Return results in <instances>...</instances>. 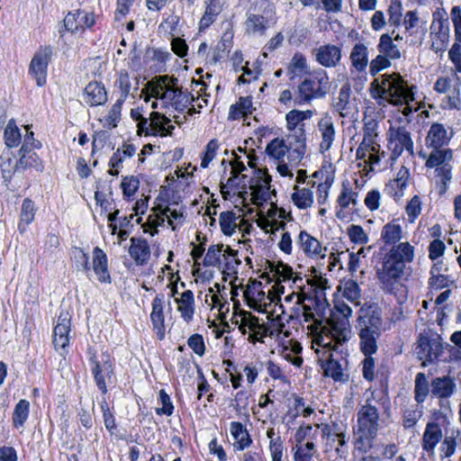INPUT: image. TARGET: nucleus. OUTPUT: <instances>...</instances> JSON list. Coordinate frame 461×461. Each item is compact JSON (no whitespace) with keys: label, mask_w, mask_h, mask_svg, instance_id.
<instances>
[{"label":"nucleus","mask_w":461,"mask_h":461,"mask_svg":"<svg viewBox=\"0 0 461 461\" xmlns=\"http://www.w3.org/2000/svg\"><path fill=\"white\" fill-rule=\"evenodd\" d=\"M356 329L361 352L365 356L375 354L383 330L380 310L374 305L362 306L358 311Z\"/></svg>","instance_id":"1"},{"label":"nucleus","mask_w":461,"mask_h":461,"mask_svg":"<svg viewBox=\"0 0 461 461\" xmlns=\"http://www.w3.org/2000/svg\"><path fill=\"white\" fill-rule=\"evenodd\" d=\"M378 408L368 401L357 413V424L353 427V444L361 453H367L374 446L380 427Z\"/></svg>","instance_id":"2"},{"label":"nucleus","mask_w":461,"mask_h":461,"mask_svg":"<svg viewBox=\"0 0 461 461\" xmlns=\"http://www.w3.org/2000/svg\"><path fill=\"white\" fill-rule=\"evenodd\" d=\"M414 86H410L400 74H384L381 83L375 79L371 84V95L375 99H383L391 104H402L414 101Z\"/></svg>","instance_id":"3"},{"label":"nucleus","mask_w":461,"mask_h":461,"mask_svg":"<svg viewBox=\"0 0 461 461\" xmlns=\"http://www.w3.org/2000/svg\"><path fill=\"white\" fill-rule=\"evenodd\" d=\"M330 91V80L327 72L318 69L309 74L297 86L294 98L295 105L310 104L312 100L324 98Z\"/></svg>","instance_id":"4"},{"label":"nucleus","mask_w":461,"mask_h":461,"mask_svg":"<svg viewBox=\"0 0 461 461\" xmlns=\"http://www.w3.org/2000/svg\"><path fill=\"white\" fill-rule=\"evenodd\" d=\"M246 15L244 28L248 35L264 36L277 21L275 5L270 0L257 1L254 12H248Z\"/></svg>","instance_id":"5"},{"label":"nucleus","mask_w":461,"mask_h":461,"mask_svg":"<svg viewBox=\"0 0 461 461\" xmlns=\"http://www.w3.org/2000/svg\"><path fill=\"white\" fill-rule=\"evenodd\" d=\"M321 332L325 336L321 335L317 338L316 343L330 350L337 351L339 346L348 339L349 321L347 318H339L337 313H332Z\"/></svg>","instance_id":"6"},{"label":"nucleus","mask_w":461,"mask_h":461,"mask_svg":"<svg viewBox=\"0 0 461 461\" xmlns=\"http://www.w3.org/2000/svg\"><path fill=\"white\" fill-rule=\"evenodd\" d=\"M91 373L98 389L105 394L107 386L113 383V366L111 356L107 352L97 355L95 350L89 348L86 351Z\"/></svg>","instance_id":"7"},{"label":"nucleus","mask_w":461,"mask_h":461,"mask_svg":"<svg viewBox=\"0 0 461 461\" xmlns=\"http://www.w3.org/2000/svg\"><path fill=\"white\" fill-rule=\"evenodd\" d=\"M404 268L405 266L401 260L394 259L386 253L382 267L376 270L383 290L392 292L403 275Z\"/></svg>","instance_id":"8"},{"label":"nucleus","mask_w":461,"mask_h":461,"mask_svg":"<svg viewBox=\"0 0 461 461\" xmlns=\"http://www.w3.org/2000/svg\"><path fill=\"white\" fill-rule=\"evenodd\" d=\"M387 141L393 159H397L404 150L411 156L414 153L411 133L404 126H391L387 131Z\"/></svg>","instance_id":"9"},{"label":"nucleus","mask_w":461,"mask_h":461,"mask_svg":"<svg viewBox=\"0 0 461 461\" xmlns=\"http://www.w3.org/2000/svg\"><path fill=\"white\" fill-rule=\"evenodd\" d=\"M53 55L51 46H41L34 53L29 65V74L36 80L39 86L46 84L49 62Z\"/></svg>","instance_id":"10"},{"label":"nucleus","mask_w":461,"mask_h":461,"mask_svg":"<svg viewBox=\"0 0 461 461\" xmlns=\"http://www.w3.org/2000/svg\"><path fill=\"white\" fill-rule=\"evenodd\" d=\"M248 323H249V339L255 343L256 341H263L262 339L267 336H278L285 325L280 322L281 319L278 317L271 322L269 327L260 324L258 318L254 316L250 312H246Z\"/></svg>","instance_id":"11"},{"label":"nucleus","mask_w":461,"mask_h":461,"mask_svg":"<svg viewBox=\"0 0 461 461\" xmlns=\"http://www.w3.org/2000/svg\"><path fill=\"white\" fill-rule=\"evenodd\" d=\"M164 102L176 111L183 112L194 100V95L178 86V79L171 77L168 88L164 93Z\"/></svg>","instance_id":"12"},{"label":"nucleus","mask_w":461,"mask_h":461,"mask_svg":"<svg viewBox=\"0 0 461 461\" xmlns=\"http://www.w3.org/2000/svg\"><path fill=\"white\" fill-rule=\"evenodd\" d=\"M70 321L68 312H60L53 330V344L61 356L67 352L69 343Z\"/></svg>","instance_id":"13"},{"label":"nucleus","mask_w":461,"mask_h":461,"mask_svg":"<svg viewBox=\"0 0 461 461\" xmlns=\"http://www.w3.org/2000/svg\"><path fill=\"white\" fill-rule=\"evenodd\" d=\"M95 23L94 14L85 10L69 12L64 18V26L71 32H84L86 28L92 27Z\"/></svg>","instance_id":"14"},{"label":"nucleus","mask_w":461,"mask_h":461,"mask_svg":"<svg viewBox=\"0 0 461 461\" xmlns=\"http://www.w3.org/2000/svg\"><path fill=\"white\" fill-rule=\"evenodd\" d=\"M318 131L321 134L319 150L324 154L330 150L336 138V130L332 117L325 113L318 122Z\"/></svg>","instance_id":"15"},{"label":"nucleus","mask_w":461,"mask_h":461,"mask_svg":"<svg viewBox=\"0 0 461 461\" xmlns=\"http://www.w3.org/2000/svg\"><path fill=\"white\" fill-rule=\"evenodd\" d=\"M348 361L345 357L335 358V354L329 353L328 359L321 361V367L326 376L331 377L336 382H347L348 375L344 373Z\"/></svg>","instance_id":"16"},{"label":"nucleus","mask_w":461,"mask_h":461,"mask_svg":"<svg viewBox=\"0 0 461 461\" xmlns=\"http://www.w3.org/2000/svg\"><path fill=\"white\" fill-rule=\"evenodd\" d=\"M164 294H157L152 301V311L150 321L153 330L158 339L162 340L166 336L165 315H164Z\"/></svg>","instance_id":"17"},{"label":"nucleus","mask_w":461,"mask_h":461,"mask_svg":"<svg viewBox=\"0 0 461 461\" xmlns=\"http://www.w3.org/2000/svg\"><path fill=\"white\" fill-rule=\"evenodd\" d=\"M442 429L438 422L429 421L426 424L421 438V447L428 453L429 456L434 455L435 447L442 439Z\"/></svg>","instance_id":"18"},{"label":"nucleus","mask_w":461,"mask_h":461,"mask_svg":"<svg viewBox=\"0 0 461 461\" xmlns=\"http://www.w3.org/2000/svg\"><path fill=\"white\" fill-rule=\"evenodd\" d=\"M316 61L325 68H335L341 59V49L333 44H325L315 50Z\"/></svg>","instance_id":"19"},{"label":"nucleus","mask_w":461,"mask_h":461,"mask_svg":"<svg viewBox=\"0 0 461 461\" xmlns=\"http://www.w3.org/2000/svg\"><path fill=\"white\" fill-rule=\"evenodd\" d=\"M293 133L288 136L290 140V149L288 158L294 164H298L304 156L306 144H305V132L303 124H301L298 130L292 131Z\"/></svg>","instance_id":"20"},{"label":"nucleus","mask_w":461,"mask_h":461,"mask_svg":"<svg viewBox=\"0 0 461 461\" xmlns=\"http://www.w3.org/2000/svg\"><path fill=\"white\" fill-rule=\"evenodd\" d=\"M351 87L348 83L344 84L337 96L333 98V108L342 118L350 117L354 113V105L350 102Z\"/></svg>","instance_id":"21"},{"label":"nucleus","mask_w":461,"mask_h":461,"mask_svg":"<svg viewBox=\"0 0 461 461\" xmlns=\"http://www.w3.org/2000/svg\"><path fill=\"white\" fill-rule=\"evenodd\" d=\"M91 269L94 270L97 276L98 281L104 284L112 282L111 276L108 270V258L104 251L99 247L93 249V258Z\"/></svg>","instance_id":"22"},{"label":"nucleus","mask_w":461,"mask_h":461,"mask_svg":"<svg viewBox=\"0 0 461 461\" xmlns=\"http://www.w3.org/2000/svg\"><path fill=\"white\" fill-rule=\"evenodd\" d=\"M83 99L91 106L102 105L107 102V91L102 83L92 81L85 87Z\"/></svg>","instance_id":"23"},{"label":"nucleus","mask_w":461,"mask_h":461,"mask_svg":"<svg viewBox=\"0 0 461 461\" xmlns=\"http://www.w3.org/2000/svg\"><path fill=\"white\" fill-rule=\"evenodd\" d=\"M451 139L447 130L442 123L434 122L431 124L425 138L426 146L429 148H443L447 145Z\"/></svg>","instance_id":"24"},{"label":"nucleus","mask_w":461,"mask_h":461,"mask_svg":"<svg viewBox=\"0 0 461 461\" xmlns=\"http://www.w3.org/2000/svg\"><path fill=\"white\" fill-rule=\"evenodd\" d=\"M456 391L455 378L450 375L438 376L431 381V393L437 398H450Z\"/></svg>","instance_id":"25"},{"label":"nucleus","mask_w":461,"mask_h":461,"mask_svg":"<svg viewBox=\"0 0 461 461\" xmlns=\"http://www.w3.org/2000/svg\"><path fill=\"white\" fill-rule=\"evenodd\" d=\"M296 244L308 257H324L322 252L325 251L326 249H323L320 241L305 230L300 231L296 240Z\"/></svg>","instance_id":"26"},{"label":"nucleus","mask_w":461,"mask_h":461,"mask_svg":"<svg viewBox=\"0 0 461 461\" xmlns=\"http://www.w3.org/2000/svg\"><path fill=\"white\" fill-rule=\"evenodd\" d=\"M448 26L441 22L437 24L433 23L430 26L431 50L436 53L443 52L448 44Z\"/></svg>","instance_id":"27"},{"label":"nucleus","mask_w":461,"mask_h":461,"mask_svg":"<svg viewBox=\"0 0 461 461\" xmlns=\"http://www.w3.org/2000/svg\"><path fill=\"white\" fill-rule=\"evenodd\" d=\"M129 254L135 261L136 265L143 266L146 264L150 257V249L147 240L144 239L131 238Z\"/></svg>","instance_id":"28"},{"label":"nucleus","mask_w":461,"mask_h":461,"mask_svg":"<svg viewBox=\"0 0 461 461\" xmlns=\"http://www.w3.org/2000/svg\"><path fill=\"white\" fill-rule=\"evenodd\" d=\"M349 60L353 69L359 73L365 72L368 66L367 47L361 42L356 43L351 49Z\"/></svg>","instance_id":"29"},{"label":"nucleus","mask_w":461,"mask_h":461,"mask_svg":"<svg viewBox=\"0 0 461 461\" xmlns=\"http://www.w3.org/2000/svg\"><path fill=\"white\" fill-rule=\"evenodd\" d=\"M138 117L135 121L138 122V132L144 133L145 135H152V132H157L158 128L159 120H164L162 113L158 112H152L149 118L144 117L140 112H136Z\"/></svg>","instance_id":"30"},{"label":"nucleus","mask_w":461,"mask_h":461,"mask_svg":"<svg viewBox=\"0 0 461 461\" xmlns=\"http://www.w3.org/2000/svg\"><path fill=\"white\" fill-rule=\"evenodd\" d=\"M176 303H177V310L181 317L186 322H189L193 319L194 312V293L191 290L185 291L179 298H176Z\"/></svg>","instance_id":"31"},{"label":"nucleus","mask_w":461,"mask_h":461,"mask_svg":"<svg viewBox=\"0 0 461 461\" xmlns=\"http://www.w3.org/2000/svg\"><path fill=\"white\" fill-rule=\"evenodd\" d=\"M230 434L235 440L234 447L238 450H243L252 443L247 429L239 421H232L230 427Z\"/></svg>","instance_id":"32"},{"label":"nucleus","mask_w":461,"mask_h":461,"mask_svg":"<svg viewBox=\"0 0 461 461\" xmlns=\"http://www.w3.org/2000/svg\"><path fill=\"white\" fill-rule=\"evenodd\" d=\"M453 159V152L450 149L433 148L426 160V167L435 168L443 165H447Z\"/></svg>","instance_id":"33"},{"label":"nucleus","mask_w":461,"mask_h":461,"mask_svg":"<svg viewBox=\"0 0 461 461\" xmlns=\"http://www.w3.org/2000/svg\"><path fill=\"white\" fill-rule=\"evenodd\" d=\"M387 254L394 259L401 260L406 266L414 258V248L409 242H401L393 245Z\"/></svg>","instance_id":"34"},{"label":"nucleus","mask_w":461,"mask_h":461,"mask_svg":"<svg viewBox=\"0 0 461 461\" xmlns=\"http://www.w3.org/2000/svg\"><path fill=\"white\" fill-rule=\"evenodd\" d=\"M203 15L199 22V30L207 29L216 19L221 11V7L218 0H207Z\"/></svg>","instance_id":"35"},{"label":"nucleus","mask_w":461,"mask_h":461,"mask_svg":"<svg viewBox=\"0 0 461 461\" xmlns=\"http://www.w3.org/2000/svg\"><path fill=\"white\" fill-rule=\"evenodd\" d=\"M402 237V229L397 221L386 223L382 229L381 239L385 244L395 245L401 240Z\"/></svg>","instance_id":"36"},{"label":"nucleus","mask_w":461,"mask_h":461,"mask_svg":"<svg viewBox=\"0 0 461 461\" xmlns=\"http://www.w3.org/2000/svg\"><path fill=\"white\" fill-rule=\"evenodd\" d=\"M287 73L291 80H293L295 77H300L308 73L307 60L303 54L296 52L293 56L287 67Z\"/></svg>","instance_id":"37"},{"label":"nucleus","mask_w":461,"mask_h":461,"mask_svg":"<svg viewBox=\"0 0 461 461\" xmlns=\"http://www.w3.org/2000/svg\"><path fill=\"white\" fill-rule=\"evenodd\" d=\"M35 212L36 208L34 203L29 198H25L22 204L21 219L18 224V229L21 232L25 231L26 227L33 221Z\"/></svg>","instance_id":"38"},{"label":"nucleus","mask_w":461,"mask_h":461,"mask_svg":"<svg viewBox=\"0 0 461 461\" xmlns=\"http://www.w3.org/2000/svg\"><path fill=\"white\" fill-rule=\"evenodd\" d=\"M30 413V402L25 399L20 400L14 410L12 421L14 428L23 427Z\"/></svg>","instance_id":"39"},{"label":"nucleus","mask_w":461,"mask_h":461,"mask_svg":"<svg viewBox=\"0 0 461 461\" xmlns=\"http://www.w3.org/2000/svg\"><path fill=\"white\" fill-rule=\"evenodd\" d=\"M294 192L292 194V201L301 210L307 209L312 206L313 203V195L312 190L309 188H299L295 185Z\"/></svg>","instance_id":"40"},{"label":"nucleus","mask_w":461,"mask_h":461,"mask_svg":"<svg viewBox=\"0 0 461 461\" xmlns=\"http://www.w3.org/2000/svg\"><path fill=\"white\" fill-rule=\"evenodd\" d=\"M454 281L447 275L439 274V268L435 264L430 270V277L429 278V285L433 290H441L449 287Z\"/></svg>","instance_id":"41"},{"label":"nucleus","mask_w":461,"mask_h":461,"mask_svg":"<svg viewBox=\"0 0 461 461\" xmlns=\"http://www.w3.org/2000/svg\"><path fill=\"white\" fill-rule=\"evenodd\" d=\"M170 78L167 76H160L156 82L149 83V95L145 97V102H149L150 97L161 99L164 101V93L168 88Z\"/></svg>","instance_id":"42"},{"label":"nucleus","mask_w":461,"mask_h":461,"mask_svg":"<svg viewBox=\"0 0 461 461\" xmlns=\"http://www.w3.org/2000/svg\"><path fill=\"white\" fill-rule=\"evenodd\" d=\"M19 155L18 166L22 171L30 167H36L37 169L42 170L43 167L40 163V158L33 150L26 149V151H22V149H20Z\"/></svg>","instance_id":"43"},{"label":"nucleus","mask_w":461,"mask_h":461,"mask_svg":"<svg viewBox=\"0 0 461 461\" xmlns=\"http://www.w3.org/2000/svg\"><path fill=\"white\" fill-rule=\"evenodd\" d=\"M290 151L291 149L285 144V140L279 138L272 140L266 148L267 154L276 160L283 159Z\"/></svg>","instance_id":"44"},{"label":"nucleus","mask_w":461,"mask_h":461,"mask_svg":"<svg viewBox=\"0 0 461 461\" xmlns=\"http://www.w3.org/2000/svg\"><path fill=\"white\" fill-rule=\"evenodd\" d=\"M226 246L223 244L211 245L203 258L204 267H219Z\"/></svg>","instance_id":"45"},{"label":"nucleus","mask_w":461,"mask_h":461,"mask_svg":"<svg viewBox=\"0 0 461 461\" xmlns=\"http://www.w3.org/2000/svg\"><path fill=\"white\" fill-rule=\"evenodd\" d=\"M5 143L8 148L17 147L22 140V134L14 119H11L4 131Z\"/></svg>","instance_id":"46"},{"label":"nucleus","mask_w":461,"mask_h":461,"mask_svg":"<svg viewBox=\"0 0 461 461\" xmlns=\"http://www.w3.org/2000/svg\"><path fill=\"white\" fill-rule=\"evenodd\" d=\"M377 48L380 53L390 59H396L401 56L398 47L393 42L391 36L388 34H383L380 37Z\"/></svg>","instance_id":"47"},{"label":"nucleus","mask_w":461,"mask_h":461,"mask_svg":"<svg viewBox=\"0 0 461 461\" xmlns=\"http://www.w3.org/2000/svg\"><path fill=\"white\" fill-rule=\"evenodd\" d=\"M429 393V383L424 373H418L415 376L414 399L418 403L425 402Z\"/></svg>","instance_id":"48"},{"label":"nucleus","mask_w":461,"mask_h":461,"mask_svg":"<svg viewBox=\"0 0 461 461\" xmlns=\"http://www.w3.org/2000/svg\"><path fill=\"white\" fill-rule=\"evenodd\" d=\"M114 87L120 93L117 99H122V101L125 102L131 95V77L126 70L120 71L118 78L114 82Z\"/></svg>","instance_id":"49"},{"label":"nucleus","mask_w":461,"mask_h":461,"mask_svg":"<svg viewBox=\"0 0 461 461\" xmlns=\"http://www.w3.org/2000/svg\"><path fill=\"white\" fill-rule=\"evenodd\" d=\"M459 437H461V433L458 430H453L449 435L445 436L439 447L441 457H450L455 454L456 439Z\"/></svg>","instance_id":"50"},{"label":"nucleus","mask_w":461,"mask_h":461,"mask_svg":"<svg viewBox=\"0 0 461 461\" xmlns=\"http://www.w3.org/2000/svg\"><path fill=\"white\" fill-rule=\"evenodd\" d=\"M431 342L432 339L427 336H420L417 342L415 351L418 358L423 361L422 366H426L427 363L431 364V355H429Z\"/></svg>","instance_id":"51"},{"label":"nucleus","mask_w":461,"mask_h":461,"mask_svg":"<svg viewBox=\"0 0 461 461\" xmlns=\"http://www.w3.org/2000/svg\"><path fill=\"white\" fill-rule=\"evenodd\" d=\"M155 212H158L155 213L154 224L162 225L165 221V217L167 218V223L172 226L173 229V221L172 219L177 220L183 217L181 212H178L176 210H171L169 207L162 208V206H158L155 208Z\"/></svg>","instance_id":"52"},{"label":"nucleus","mask_w":461,"mask_h":461,"mask_svg":"<svg viewBox=\"0 0 461 461\" xmlns=\"http://www.w3.org/2000/svg\"><path fill=\"white\" fill-rule=\"evenodd\" d=\"M1 171L2 176L4 178V183L6 186H8L11 182L13 175L22 170L18 166V160L14 158L8 157L3 158V161L1 163Z\"/></svg>","instance_id":"53"},{"label":"nucleus","mask_w":461,"mask_h":461,"mask_svg":"<svg viewBox=\"0 0 461 461\" xmlns=\"http://www.w3.org/2000/svg\"><path fill=\"white\" fill-rule=\"evenodd\" d=\"M342 294L349 302L359 304L361 290L357 283L352 279L347 280L342 284Z\"/></svg>","instance_id":"54"},{"label":"nucleus","mask_w":461,"mask_h":461,"mask_svg":"<svg viewBox=\"0 0 461 461\" xmlns=\"http://www.w3.org/2000/svg\"><path fill=\"white\" fill-rule=\"evenodd\" d=\"M222 261L224 263L223 274L226 270L236 272V268L241 264V260L238 258V250L232 249L230 246H226L222 254Z\"/></svg>","instance_id":"55"},{"label":"nucleus","mask_w":461,"mask_h":461,"mask_svg":"<svg viewBox=\"0 0 461 461\" xmlns=\"http://www.w3.org/2000/svg\"><path fill=\"white\" fill-rule=\"evenodd\" d=\"M452 166L449 164L435 167L436 176L440 178L439 194H443L448 188V184L452 179Z\"/></svg>","instance_id":"56"},{"label":"nucleus","mask_w":461,"mask_h":461,"mask_svg":"<svg viewBox=\"0 0 461 461\" xmlns=\"http://www.w3.org/2000/svg\"><path fill=\"white\" fill-rule=\"evenodd\" d=\"M294 461H312L315 452V445L312 442L305 444H295L294 447Z\"/></svg>","instance_id":"57"},{"label":"nucleus","mask_w":461,"mask_h":461,"mask_svg":"<svg viewBox=\"0 0 461 461\" xmlns=\"http://www.w3.org/2000/svg\"><path fill=\"white\" fill-rule=\"evenodd\" d=\"M220 226L221 229V231L228 236L232 235L234 232L237 224H236V215L233 212L227 211L222 212L220 214Z\"/></svg>","instance_id":"58"},{"label":"nucleus","mask_w":461,"mask_h":461,"mask_svg":"<svg viewBox=\"0 0 461 461\" xmlns=\"http://www.w3.org/2000/svg\"><path fill=\"white\" fill-rule=\"evenodd\" d=\"M447 107L449 109H460L461 106V80L459 77H456L454 82V86L450 92L447 93Z\"/></svg>","instance_id":"59"},{"label":"nucleus","mask_w":461,"mask_h":461,"mask_svg":"<svg viewBox=\"0 0 461 461\" xmlns=\"http://www.w3.org/2000/svg\"><path fill=\"white\" fill-rule=\"evenodd\" d=\"M448 347H450L449 344L440 341L439 339H432V342L429 348V355H431V363H433L435 360L447 362L448 359L447 357L444 356V351L445 349H447Z\"/></svg>","instance_id":"60"},{"label":"nucleus","mask_w":461,"mask_h":461,"mask_svg":"<svg viewBox=\"0 0 461 461\" xmlns=\"http://www.w3.org/2000/svg\"><path fill=\"white\" fill-rule=\"evenodd\" d=\"M350 240L356 244L364 245L369 240L367 234L360 225L352 224L347 230Z\"/></svg>","instance_id":"61"},{"label":"nucleus","mask_w":461,"mask_h":461,"mask_svg":"<svg viewBox=\"0 0 461 461\" xmlns=\"http://www.w3.org/2000/svg\"><path fill=\"white\" fill-rule=\"evenodd\" d=\"M74 258L76 267L78 270L89 272L91 270V264L89 262L88 255L80 248H76L74 250Z\"/></svg>","instance_id":"62"},{"label":"nucleus","mask_w":461,"mask_h":461,"mask_svg":"<svg viewBox=\"0 0 461 461\" xmlns=\"http://www.w3.org/2000/svg\"><path fill=\"white\" fill-rule=\"evenodd\" d=\"M409 221L413 222L420 215L421 211V202L418 195H414L411 201L407 203L405 208Z\"/></svg>","instance_id":"63"},{"label":"nucleus","mask_w":461,"mask_h":461,"mask_svg":"<svg viewBox=\"0 0 461 461\" xmlns=\"http://www.w3.org/2000/svg\"><path fill=\"white\" fill-rule=\"evenodd\" d=\"M285 119L287 123V129L289 131H294L298 130V128L300 127L299 124L304 119H306V116L303 112L292 110L286 114Z\"/></svg>","instance_id":"64"}]
</instances>
